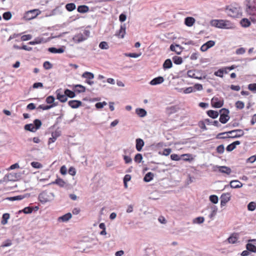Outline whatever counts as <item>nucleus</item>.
Returning a JSON list of instances; mask_svg holds the SVG:
<instances>
[{
    "instance_id": "f257e3e1",
    "label": "nucleus",
    "mask_w": 256,
    "mask_h": 256,
    "mask_svg": "<svg viewBox=\"0 0 256 256\" xmlns=\"http://www.w3.org/2000/svg\"><path fill=\"white\" fill-rule=\"evenodd\" d=\"M244 134V132L242 130L237 129L232 130L228 132H224L218 134L216 136V138L219 139H225L226 138H238Z\"/></svg>"
},
{
    "instance_id": "f03ea898",
    "label": "nucleus",
    "mask_w": 256,
    "mask_h": 256,
    "mask_svg": "<svg viewBox=\"0 0 256 256\" xmlns=\"http://www.w3.org/2000/svg\"><path fill=\"white\" fill-rule=\"evenodd\" d=\"M227 13L228 16L234 18H239L242 16V10L237 4L234 6L230 5L228 6L226 8Z\"/></svg>"
},
{
    "instance_id": "7ed1b4c3",
    "label": "nucleus",
    "mask_w": 256,
    "mask_h": 256,
    "mask_svg": "<svg viewBox=\"0 0 256 256\" xmlns=\"http://www.w3.org/2000/svg\"><path fill=\"white\" fill-rule=\"evenodd\" d=\"M212 26L220 28H229L232 27L231 22L228 20H212L210 22Z\"/></svg>"
},
{
    "instance_id": "20e7f679",
    "label": "nucleus",
    "mask_w": 256,
    "mask_h": 256,
    "mask_svg": "<svg viewBox=\"0 0 256 256\" xmlns=\"http://www.w3.org/2000/svg\"><path fill=\"white\" fill-rule=\"evenodd\" d=\"M90 32L88 30H84L76 34L72 38V40L76 43H80L86 40L90 36Z\"/></svg>"
},
{
    "instance_id": "39448f33",
    "label": "nucleus",
    "mask_w": 256,
    "mask_h": 256,
    "mask_svg": "<svg viewBox=\"0 0 256 256\" xmlns=\"http://www.w3.org/2000/svg\"><path fill=\"white\" fill-rule=\"evenodd\" d=\"M54 197V195L53 192H43L39 194L38 200L42 204H45L52 200Z\"/></svg>"
},
{
    "instance_id": "423d86ee",
    "label": "nucleus",
    "mask_w": 256,
    "mask_h": 256,
    "mask_svg": "<svg viewBox=\"0 0 256 256\" xmlns=\"http://www.w3.org/2000/svg\"><path fill=\"white\" fill-rule=\"evenodd\" d=\"M230 111L228 109L223 108L220 110V117L219 120L222 124L226 123L230 118L229 116Z\"/></svg>"
},
{
    "instance_id": "0eeeda50",
    "label": "nucleus",
    "mask_w": 256,
    "mask_h": 256,
    "mask_svg": "<svg viewBox=\"0 0 256 256\" xmlns=\"http://www.w3.org/2000/svg\"><path fill=\"white\" fill-rule=\"evenodd\" d=\"M20 178L19 174L10 172L4 176L2 180H0V182H7L8 181H16Z\"/></svg>"
},
{
    "instance_id": "6e6552de",
    "label": "nucleus",
    "mask_w": 256,
    "mask_h": 256,
    "mask_svg": "<svg viewBox=\"0 0 256 256\" xmlns=\"http://www.w3.org/2000/svg\"><path fill=\"white\" fill-rule=\"evenodd\" d=\"M246 11L250 15H254L256 13V7L254 0H248L246 6Z\"/></svg>"
},
{
    "instance_id": "1a4fd4ad",
    "label": "nucleus",
    "mask_w": 256,
    "mask_h": 256,
    "mask_svg": "<svg viewBox=\"0 0 256 256\" xmlns=\"http://www.w3.org/2000/svg\"><path fill=\"white\" fill-rule=\"evenodd\" d=\"M211 104L215 108H220L224 105V100L218 96H214L211 100Z\"/></svg>"
},
{
    "instance_id": "9d476101",
    "label": "nucleus",
    "mask_w": 256,
    "mask_h": 256,
    "mask_svg": "<svg viewBox=\"0 0 256 256\" xmlns=\"http://www.w3.org/2000/svg\"><path fill=\"white\" fill-rule=\"evenodd\" d=\"M56 98L62 102H64L67 101L68 98L65 94L64 91L63 92L62 89L60 88L56 90Z\"/></svg>"
},
{
    "instance_id": "9b49d317",
    "label": "nucleus",
    "mask_w": 256,
    "mask_h": 256,
    "mask_svg": "<svg viewBox=\"0 0 256 256\" xmlns=\"http://www.w3.org/2000/svg\"><path fill=\"white\" fill-rule=\"evenodd\" d=\"M216 169H218L220 172L226 174H230L232 172L231 169L229 167L226 166H214V170H216Z\"/></svg>"
},
{
    "instance_id": "f8f14e48",
    "label": "nucleus",
    "mask_w": 256,
    "mask_h": 256,
    "mask_svg": "<svg viewBox=\"0 0 256 256\" xmlns=\"http://www.w3.org/2000/svg\"><path fill=\"white\" fill-rule=\"evenodd\" d=\"M220 198L221 206H224L230 200V194L228 193L223 194H222Z\"/></svg>"
},
{
    "instance_id": "ddd939ff",
    "label": "nucleus",
    "mask_w": 256,
    "mask_h": 256,
    "mask_svg": "<svg viewBox=\"0 0 256 256\" xmlns=\"http://www.w3.org/2000/svg\"><path fill=\"white\" fill-rule=\"evenodd\" d=\"M71 88L74 92L77 93L84 92L86 90L85 87L80 84L72 85L71 86Z\"/></svg>"
},
{
    "instance_id": "4468645a",
    "label": "nucleus",
    "mask_w": 256,
    "mask_h": 256,
    "mask_svg": "<svg viewBox=\"0 0 256 256\" xmlns=\"http://www.w3.org/2000/svg\"><path fill=\"white\" fill-rule=\"evenodd\" d=\"M64 50L65 47L64 46H62L58 48L54 47L49 48H48V51L53 54H62L64 52Z\"/></svg>"
},
{
    "instance_id": "2eb2a0df",
    "label": "nucleus",
    "mask_w": 256,
    "mask_h": 256,
    "mask_svg": "<svg viewBox=\"0 0 256 256\" xmlns=\"http://www.w3.org/2000/svg\"><path fill=\"white\" fill-rule=\"evenodd\" d=\"M68 104L72 108H77L82 106V102L78 100H71L68 102Z\"/></svg>"
},
{
    "instance_id": "dca6fc26",
    "label": "nucleus",
    "mask_w": 256,
    "mask_h": 256,
    "mask_svg": "<svg viewBox=\"0 0 256 256\" xmlns=\"http://www.w3.org/2000/svg\"><path fill=\"white\" fill-rule=\"evenodd\" d=\"M233 68H234V66H232L230 68H224L220 69V70H218L217 72H214V74L216 76H218L220 77H222L224 74H227V70H231Z\"/></svg>"
},
{
    "instance_id": "f3484780",
    "label": "nucleus",
    "mask_w": 256,
    "mask_h": 256,
    "mask_svg": "<svg viewBox=\"0 0 256 256\" xmlns=\"http://www.w3.org/2000/svg\"><path fill=\"white\" fill-rule=\"evenodd\" d=\"M136 150L138 152H140L142 150V147L144 146V140L142 139L138 138L136 139Z\"/></svg>"
},
{
    "instance_id": "a211bd4d",
    "label": "nucleus",
    "mask_w": 256,
    "mask_h": 256,
    "mask_svg": "<svg viewBox=\"0 0 256 256\" xmlns=\"http://www.w3.org/2000/svg\"><path fill=\"white\" fill-rule=\"evenodd\" d=\"M230 186L232 188H241L242 184L238 180H233L230 182Z\"/></svg>"
},
{
    "instance_id": "6ab92c4d",
    "label": "nucleus",
    "mask_w": 256,
    "mask_h": 256,
    "mask_svg": "<svg viewBox=\"0 0 256 256\" xmlns=\"http://www.w3.org/2000/svg\"><path fill=\"white\" fill-rule=\"evenodd\" d=\"M46 41L44 40L43 38L38 37L36 38L33 41L30 42L28 44L30 45H35L37 44H40L42 43H44Z\"/></svg>"
},
{
    "instance_id": "aec40b11",
    "label": "nucleus",
    "mask_w": 256,
    "mask_h": 256,
    "mask_svg": "<svg viewBox=\"0 0 256 256\" xmlns=\"http://www.w3.org/2000/svg\"><path fill=\"white\" fill-rule=\"evenodd\" d=\"M136 113L140 118L144 117L147 114L146 111L144 109L141 108H136Z\"/></svg>"
},
{
    "instance_id": "412c9836",
    "label": "nucleus",
    "mask_w": 256,
    "mask_h": 256,
    "mask_svg": "<svg viewBox=\"0 0 256 256\" xmlns=\"http://www.w3.org/2000/svg\"><path fill=\"white\" fill-rule=\"evenodd\" d=\"M72 216V214L70 212H68L62 216L58 218V220L59 221H62L63 222H66L68 221L71 218Z\"/></svg>"
},
{
    "instance_id": "4be33fe9",
    "label": "nucleus",
    "mask_w": 256,
    "mask_h": 256,
    "mask_svg": "<svg viewBox=\"0 0 256 256\" xmlns=\"http://www.w3.org/2000/svg\"><path fill=\"white\" fill-rule=\"evenodd\" d=\"M195 20L192 17H187L185 18L184 24L188 26H192L194 23Z\"/></svg>"
},
{
    "instance_id": "5701e85b",
    "label": "nucleus",
    "mask_w": 256,
    "mask_h": 256,
    "mask_svg": "<svg viewBox=\"0 0 256 256\" xmlns=\"http://www.w3.org/2000/svg\"><path fill=\"white\" fill-rule=\"evenodd\" d=\"M170 50L172 51L175 52L178 54H180L182 52L181 47L178 44H176L175 46L171 44L170 46Z\"/></svg>"
},
{
    "instance_id": "b1692460",
    "label": "nucleus",
    "mask_w": 256,
    "mask_h": 256,
    "mask_svg": "<svg viewBox=\"0 0 256 256\" xmlns=\"http://www.w3.org/2000/svg\"><path fill=\"white\" fill-rule=\"evenodd\" d=\"M38 15L37 10H30L26 13V16L28 19H32L35 18Z\"/></svg>"
},
{
    "instance_id": "393cba45",
    "label": "nucleus",
    "mask_w": 256,
    "mask_h": 256,
    "mask_svg": "<svg viewBox=\"0 0 256 256\" xmlns=\"http://www.w3.org/2000/svg\"><path fill=\"white\" fill-rule=\"evenodd\" d=\"M52 184H56L60 187H64L66 186V182L60 178H57Z\"/></svg>"
},
{
    "instance_id": "a878e982",
    "label": "nucleus",
    "mask_w": 256,
    "mask_h": 256,
    "mask_svg": "<svg viewBox=\"0 0 256 256\" xmlns=\"http://www.w3.org/2000/svg\"><path fill=\"white\" fill-rule=\"evenodd\" d=\"M208 115L212 118H216L219 114V112H218L217 111L213 110H209L207 111L206 112Z\"/></svg>"
},
{
    "instance_id": "bb28decb",
    "label": "nucleus",
    "mask_w": 256,
    "mask_h": 256,
    "mask_svg": "<svg viewBox=\"0 0 256 256\" xmlns=\"http://www.w3.org/2000/svg\"><path fill=\"white\" fill-rule=\"evenodd\" d=\"M154 174L151 172H148L144 178V180L146 182H150L154 178Z\"/></svg>"
},
{
    "instance_id": "cd10ccee",
    "label": "nucleus",
    "mask_w": 256,
    "mask_h": 256,
    "mask_svg": "<svg viewBox=\"0 0 256 256\" xmlns=\"http://www.w3.org/2000/svg\"><path fill=\"white\" fill-rule=\"evenodd\" d=\"M82 78L87 80H90L94 78V75L92 72H86L82 74Z\"/></svg>"
},
{
    "instance_id": "c85d7f7f",
    "label": "nucleus",
    "mask_w": 256,
    "mask_h": 256,
    "mask_svg": "<svg viewBox=\"0 0 256 256\" xmlns=\"http://www.w3.org/2000/svg\"><path fill=\"white\" fill-rule=\"evenodd\" d=\"M246 250L250 252H256V246L254 244L248 242L246 245Z\"/></svg>"
},
{
    "instance_id": "c756f323",
    "label": "nucleus",
    "mask_w": 256,
    "mask_h": 256,
    "mask_svg": "<svg viewBox=\"0 0 256 256\" xmlns=\"http://www.w3.org/2000/svg\"><path fill=\"white\" fill-rule=\"evenodd\" d=\"M78 11L80 13H85L88 11L89 8L85 5H82L78 6Z\"/></svg>"
},
{
    "instance_id": "7c9ffc66",
    "label": "nucleus",
    "mask_w": 256,
    "mask_h": 256,
    "mask_svg": "<svg viewBox=\"0 0 256 256\" xmlns=\"http://www.w3.org/2000/svg\"><path fill=\"white\" fill-rule=\"evenodd\" d=\"M64 91L67 98L68 97L70 98H74L76 96L75 92H74L73 90H71L68 89H65Z\"/></svg>"
},
{
    "instance_id": "2f4dec72",
    "label": "nucleus",
    "mask_w": 256,
    "mask_h": 256,
    "mask_svg": "<svg viewBox=\"0 0 256 256\" xmlns=\"http://www.w3.org/2000/svg\"><path fill=\"white\" fill-rule=\"evenodd\" d=\"M198 74V72L194 70H190L188 72V76L190 78L199 79L200 78L196 75Z\"/></svg>"
},
{
    "instance_id": "473e14b6",
    "label": "nucleus",
    "mask_w": 256,
    "mask_h": 256,
    "mask_svg": "<svg viewBox=\"0 0 256 256\" xmlns=\"http://www.w3.org/2000/svg\"><path fill=\"white\" fill-rule=\"evenodd\" d=\"M24 198V196L20 195V196H12V197H8L6 198V200H10V201H14V200H22Z\"/></svg>"
},
{
    "instance_id": "72a5a7b5",
    "label": "nucleus",
    "mask_w": 256,
    "mask_h": 256,
    "mask_svg": "<svg viewBox=\"0 0 256 256\" xmlns=\"http://www.w3.org/2000/svg\"><path fill=\"white\" fill-rule=\"evenodd\" d=\"M24 129L26 130H28L32 132H34L36 131V128L34 127V125L32 124H26L24 126Z\"/></svg>"
},
{
    "instance_id": "f704fd0d",
    "label": "nucleus",
    "mask_w": 256,
    "mask_h": 256,
    "mask_svg": "<svg viewBox=\"0 0 256 256\" xmlns=\"http://www.w3.org/2000/svg\"><path fill=\"white\" fill-rule=\"evenodd\" d=\"M180 157L182 158V159L184 161H186V162H190L193 159L192 158V154H182L180 156Z\"/></svg>"
},
{
    "instance_id": "c9c22d12",
    "label": "nucleus",
    "mask_w": 256,
    "mask_h": 256,
    "mask_svg": "<svg viewBox=\"0 0 256 256\" xmlns=\"http://www.w3.org/2000/svg\"><path fill=\"white\" fill-rule=\"evenodd\" d=\"M172 66V62L170 59H167L163 64L164 68H170Z\"/></svg>"
},
{
    "instance_id": "e433bc0d",
    "label": "nucleus",
    "mask_w": 256,
    "mask_h": 256,
    "mask_svg": "<svg viewBox=\"0 0 256 256\" xmlns=\"http://www.w3.org/2000/svg\"><path fill=\"white\" fill-rule=\"evenodd\" d=\"M204 218L202 216L197 217L193 220L194 224H200L204 222Z\"/></svg>"
},
{
    "instance_id": "4c0bfd02",
    "label": "nucleus",
    "mask_w": 256,
    "mask_h": 256,
    "mask_svg": "<svg viewBox=\"0 0 256 256\" xmlns=\"http://www.w3.org/2000/svg\"><path fill=\"white\" fill-rule=\"evenodd\" d=\"M174 62L176 64H180L182 62V59L180 56H174L172 58Z\"/></svg>"
},
{
    "instance_id": "58836bf2",
    "label": "nucleus",
    "mask_w": 256,
    "mask_h": 256,
    "mask_svg": "<svg viewBox=\"0 0 256 256\" xmlns=\"http://www.w3.org/2000/svg\"><path fill=\"white\" fill-rule=\"evenodd\" d=\"M125 28H123L121 26L120 30L118 31V32H116V35L117 36L118 38H123L125 34Z\"/></svg>"
},
{
    "instance_id": "ea45409f",
    "label": "nucleus",
    "mask_w": 256,
    "mask_h": 256,
    "mask_svg": "<svg viewBox=\"0 0 256 256\" xmlns=\"http://www.w3.org/2000/svg\"><path fill=\"white\" fill-rule=\"evenodd\" d=\"M76 8V6L74 3H69L66 4V8L67 10L72 12Z\"/></svg>"
},
{
    "instance_id": "a19ab883",
    "label": "nucleus",
    "mask_w": 256,
    "mask_h": 256,
    "mask_svg": "<svg viewBox=\"0 0 256 256\" xmlns=\"http://www.w3.org/2000/svg\"><path fill=\"white\" fill-rule=\"evenodd\" d=\"M212 212L210 214L209 216V217L210 218H212L216 215L218 211V208L216 206H212Z\"/></svg>"
},
{
    "instance_id": "79ce46f5",
    "label": "nucleus",
    "mask_w": 256,
    "mask_h": 256,
    "mask_svg": "<svg viewBox=\"0 0 256 256\" xmlns=\"http://www.w3.org/2000/svg\"><path fill=\"white\" fill-rule=\"evenodd\" d=\"M240 24L244 27H248L250 24V22L247 18H243L240 21Z\"/></svg>"
},
{
    "instance_id": "37998d69",
    "label": "nucleus",
    "mask_w": 256,
    "mask_h": 256,
    "mask_svg": "<svg viewBox=\"0 0 256 256\" xmlns=\"http://www.w3.org/2000/svg\"><path fill=\"white\" fill-rule=\"evenodd\" d=\"M34 127L36 130L39 129L42 125V122L40 120L36 119L34 121Z\"/></svg>"
},
{
    "instance_id": "c03bdc74",
    "label": "nucleus",
    "mask_w": 256,
    "mask_h": 256,
    "mask_svg": "<svg viewBox=\"0 0 256 256\" xmlns=\"http://www.w3.org/2000/svg\"><path fill=\"white\" fill-rule=\"evenodd\" d=\"M238 238L234 235L231 236L228 238V241L230 244H235Z\"/></svg>"
},
{
    "instance_id": "a18cd8bd",
    "label": "nucleus",
    "mask_w": 256,
    "mask_h": 256,
    "mask_svg": "<svg viewBox=\"0 0 256 256\" xmlns=\"http://www.w3.org/2000/svg\"><path fill=\"white\" fill-rule=\"evenodd\" d=\"M210 200L214 204H217L218 200V196L216 195H211L210 196Z\"/></svg>"
},
{
    "instance_id": "49530a36",
    "label": "nucleus",
    "mask_w": 256,
    "mask_h": 256,
    "mask_svg": "<svg viewBox=\"0 0 256 256\" xmlns=\"http://www.w3.org/2000/svg\"><path fill=\"white\" fill-rule=\"evenodd\" d=\"M256 208V204L254 202H250L248 206V208L250 211L254 210Z\"/></svg>"
},
{
    "instance_id": "de8ad7c7",
    "label": "nucleus",
    "mask_w": 256,
    "mask_h": 256,
    "mask_svg": "<svg viewBox=\"0 0 256 256\" xmlns=\"http://www.w3.org/2000/svg\"><path fill=\"white\" fill-rule=\"evenodd\" d=\"M32 210H33V208L30 207V206H28V207H26V208H24L22 210V212L24 214H28L32 213ZM20 212H21V210H20Z\"/></svg>"
},
{
    "instance_id": "09e8293b",
    "label": "nucleus",
    "mask_w": 256,
    "mask_h": 256,
    "mask_svg": "<svg viewBox=\"0 0 256 256\" xmlns=\"http://www.w3.org/2000/svg\"><path fill=\"white\" fill-rule=\"evenodd\" d=\"M192 87L194 89V92H195L196 90H202V86L200 84H196Z\"/></svg>"
},
{
    "instance_id": "8fccbe9b",
    "label": "nucleus",
    "mask_w": 256,
    "mask_h": 256,
    "mask_svg": "<svg viewBox=\"0 0 256 256\" xmlns=\"http://www.w3.org/2000/svg\"><path fill=\"white\" fill-rule=\"evenodd\" d=\"M142 159V156L140 154H137L134 158L135 162L140 163Z\"/></svg>"
},
{
    "instance_id": "3c124183",
    "label": "nucleus",
    "mask_w": 256,
    "mask_h": 256,
    "mask_svg": "<svg viewBox=\"0 0 256 256\" xmlns=\"http://www.w3.org/2000/svg\"><path fill=\"white\" fill-rule=\"evenodd\" d=\"M30 164L31 166L34 168H40L42 167V164L38 162H32Z\"/></svg>"
},
{
    "instance_id": "603ef678",
    "label": "nucleus",
    "mask_w": 256,
    "mask_h": 256,
    "mask_svg": "<svg viewBox=\"0 0 256 256\" xmlns=\"http://www.w3.org/2000/svg\"><path fill=\"white\" fill-rule=\"evenodd\" d=\"M248 88L253 92H256V84H250L248 86Z\"/></svg>"
},
{
    "instance_id": "864d4df0",
    "label": "nucleus",
    "mask_w": 256,
    "mask_h": 256,
    "mask_svg": "<svg viewBox=\"0 0 256 256\" xmlns=\"http://www.w3.org/2000/svg\"><path fill=\"white\" fill-rule=\"evenodd\" d=\"M216 150L218 153L220 154H223L224 150V146L223 144H220L216 148Z\"/></svg>"
},
{
    "instance_id": "5fc2aeb1",
    "label": "nucleus",
    "mask_w": 256,
    "mask_h": 256,
    "mask_svg": "<svg viewBox=\"0 0 256 256\" xmlns=\"http://www.w3.org/2000/svg\"><path fill=\"white\" fill-rule=\"evenodd\" d=\"M170 158L172 160L178 161L181 160V157L179 155L175 154L170 155Z\"/></svg>"
},
{
    "instance_id": "6e6d98bb",
    "label": "nucleus",
    "mask_w": 256,
    "mask_h": 256,
    "mask_svg": "<svg viewBox=\"0 0 256 256\" xmlns=\"http://www.w3.org/2000/svg\"><path fill=\"white\" fill-rule=\"evenodd\" d=\"M54 98L52 96H48L46 98V102L48 104H52L54 102Z\"/></svg>"
},
{
    "instance_id": "4d7b16f0",
    "label": "nucleus",
    "mask_w": 256,
    "mask_h": 256,
    "mask_svg": "<svg viewBox=\"0 0 256 256\" xmlns=\"http://www.w3.org/2000/svg\"><path fill=\"white\" fill-rule=\"evenodd\" d=\"M3 18L5 20H9L12 18V14L10 12H6L3 14Z\"/></svg>"
},
{
    "instance_id": "13d9d810",
    "label": "nucleus",
    "mask_w": 256,
    "mask_h": 256,
    "mask_svg": "<svg viewBox=\"0 0 256 256\" xmlns=\"http://www.w3.org/2000/svg\"><path fill=\"white\" fill-rule=\"evenodd\" d=\"M236 106L238 108L242 109L244 108V104L242 102L238 101L236 103Z\"/></svg>"
},
{
    "instance_id": "bf43d9fd",
    "label": "nucleus",
    "mask_w": 256,
    "mask_h": 256,
    "mask_svg": "<svg viewBox=\"0 0 256 256\" xmlns=\"http://www.w3.org/2000/svg\"><path fill=\"white\" fill-rule=\"evenodd\" d=\"M99 46L101 49H107L108 47V43L105 42H101L99 44Z\"/></svg>"
},
{
    "instance_id": "052dcab7",
    "label": "nucleus",
    "mask_w": 256,
    "mask_h": 256,
    "mask_svg": "<svg viewBox=\"0 0 256 256\" xmlns=\"http://www.w3.org/2000/svg\"><path fill=\"white\" fill-rule=\"evenodd\" d=\"M67 168L66 166L64 165L60 168V172L62 175H66L67 173Z\"/></svg>"
},
{
    "instance_id": "680f3d73",
    "label": "nucleus",
    "mask_w": 256,
    "mask_h": 256,
    "mask_svg": "<svg viewBox=\"0 0 256 256\" xmlns=\"http://www.w3.org/2000/svg\"><path fill=\"white\" fill-rule=\"evenodd\" d=\"M106 103L105 102H97L95 106L96 107L99 109V108H102L104 107V106H106Z\"/></svg>"
},
{
    "instance_id": "e2e57ef3",
    "label": "nucleus",
    "mask_w": 256,
    "mask_h": 256,
    "mask_svg": "<svg viewBox=\"0 0 256 256\" xmlns=\"http://www.w3.org/2000/svg\"><path fill=\"white\" fill-rule=\"evenodd\" d=\"M68 174L71 176H74L76 174V168L72 166L70 167L68 170Z\"/></svg>"
},
{
    "instance_id": "0e129e2a",
    "label": "nucleus",
    "mask_w": 256,
    "mask_h": 256,
    "mask_svg": "<svg viewBox=\"0 0 256 256\" xmlns=\"http://www.w3.org/2000/svg\"><path fill=\"white\" fill-rule=\"evenodd\" d=\"M246 52V50L244 48H240L236 50V54H242Z\"/></svg>"
},
{
    "instance_id": "69168bd1",
    "label": "nucleus",
    "mask_w": 256,
    "mask_h": 256,
    "mask_svg": "<svg viewBox=\"0 0 256 256\" xmlns=\"http://www.w3.org/2000/svg\"><path fill=\"white\" fill-rule=\"evenodd\" d=\"M32 36L30 34L24 35L21 37V40L22 41H26L30 40Z\"/></svg>"
},
{
    "instance_id": "338daca9",
    "label": "nucleus",
    "mask_w": 256,
    "mask_h": 256,
    "mask_svg": "<svg viewBox=\"0 0 256 256\" xmlns=\"http://www.w3.org/2000/svg\"><path fill=\"white\" fill-rule=\"evenodd\" d=\"M184 93L187 94L194 92V89L192 86L184 88L183 90Z\"/></svg>"
},
{
    "instance_id": "774afa93",
    "label": "nucleus",
    "mask_w": 256,
    "mask_h": 256,
    "mask_svg": "<svg viewBox=\"0 0 256 256\" xmlns=\"http://www.w3.org/2000/svg\"><path fill=\"white\" fill-rule=\"evenodd\" d=\"M198 126L200 128L203 130H206V123L204 121H200L198 122Z\"/></svg>"
}]
</instances>
